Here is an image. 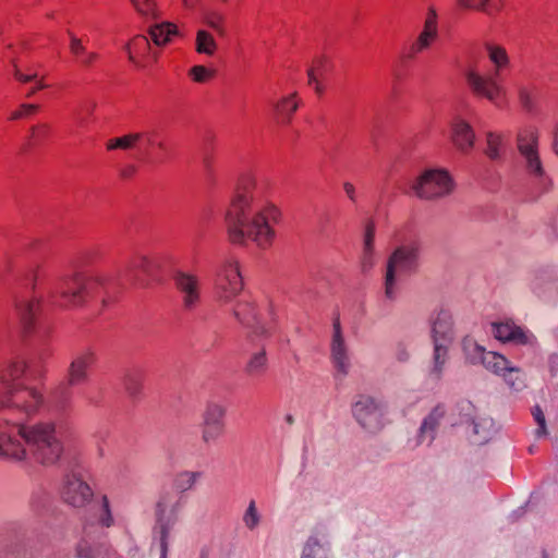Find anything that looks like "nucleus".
I'll use <instances>...</instances> for the list:
<instances>
[{"mask_svg": "<svg viewBox=\"0 0 558 558\" xmlns=\"http://www.w3.org/2000/svg\"><path fill=\"white\" fill-rule=\"evenodd\" d=\"M195 49L198 53L213 56L217 49V44L208 32L199 29L196 34Z\"/></svg>", "mask_w": 558, "mask_h": 558, "instance_id": "obj_39", "label": "nucleus"}, {"mask_svg": "<svg viewBox=\"0 0 558 558\" xmlns=\"http://www.w3.org/2000/svg\"><path fill=\"white\" fill-rule=\"evenodd\" d=\"M39 110V106L32 105V104H23L21 105L20 109L12 112L10 119L11 120H17L22 118L31 117L32 114H35Z\"/></svg>", "mask_w": 558, "mask_h": 558, "instance_id": "obj_54", "label": "nucleus"}, {"mask_svg": "<svg viewBox=\"0 0 558 558\" xmlns=\"http://www.w3.org/2000/svg\"><path fill=\"white\" fill-rule=\"evenodd\" d=\"M158 269V264L148 259L146 256H135L129 260L121 270V278L132 282L133 284L145 287L147 280L142 277L154 279Z\"/></svg>", "mask_w": 558, "mask_h": 558, "instance_id": "obj_17", "label": "nucleus"}, {"mask_svg": "<svg viewBox=\"0 0 558 558\" xmlns=\"http://www.w3.org/2000/svg\"><path fill=\"white\" fill-rule=\"evenodd\" d=\"M508 363L509 360L504 355L492 351H485L480 362V364H482L486 369L499 376H501L504 371L507 368Z\"/></svg>", "mask_w": 558, "mask_h": 558, "instance_id": "obj_36", "label": "nucleus"}, {"mask_svg": "<svg viewBox=\"0 0 558 558\" xmlns=\"http://www.w3.org/2000/svg\"><path fill=\"white\" fill-rule=\"evenodd\" d=\"M462 349L465 359L471 364H480L482 356L485 353V348L478 344L473 338L465 337L462 341Z\"/></svg>", "mask_w": 558, "mask_h": 558, "instance_id": "obj_37", "label": "nucleus"}, {"mask_svg": "<svg viewBox=\"0 0 558 558\" xmlns=\"http://www.w3.org/2000/svg\"><path fill=\"white\" fill-rule=\"evenodd\" d=\"M94 493L85 481L82 468L75 466L64 476L61 497L71 507L82 508L93 499Z\"/></svg>", "mask_w": 558, "mask_h": 558, "instance_id": "obj_12", "label": "nucleus"}, {"mask_svg": "<svg viewBox=\"0 0 558 558\" xmlns=\"http://www.w3.org/2000/svg\"><path fill=\"white\" fill-rule=\"evenodd\" d=\"M553 148H554V151L558 155V126L556 128L555 133H554Z\"/></svg>", "mask_w": 558, "mask_h": 558, "instance_id": "obj_64", "label": "nucleus"}, {"mask_svg": "<svg viewBox=\"0 0 558 558\" xmlns=\"http://www.w3.org/2000/svg\"><path fill=\"white\" fill-rule=\"evenodd\" d=\"M27 368L19 359L0 364V454L13 460L29 454L44 465H52L63 453L62 427L52 422L24 426L47 403L40 391L21 381Z\"/></svg>", "mask_w": 558, "mask_h": 558, "instance_id": "obj_1", "label": "nucleus"}, {"mask_svg": "<svg viewBox=\"0 0 558 558\" xmlns=\"http://www.w3.org/2000/svg\"><path fill=\"white\" fill-rule=\"evenodd\" d=\"M204 23L213 28L219 36L225 37L226 36V29L222 26V23L225 21V17L222 14L216 12V11H205L203 15Z\"/></svg>", "mask_w": 558, "mask_h": 558, "instance_id": "obj_43", "label": "nucleus"}, {"mask_svg": "<svg viewBox=\"0 0 558 558\" xmlns=\"http://www.w3.org/2000/svg\"><path fill=\"white\" fill-rule=\"evenodd\" d=\"M136 10L143 15L155 16V3L153 0H131Z\"/></svg>", "mask_w": 558, "mask_h": 558, "instance_id": "obj_57", "label": "nucleus"}, {"mask_svg": "<svg viewBox=\"0 0 558 558\" xmlns=\"http://www.w3.org/2000/svg\"><path fill=\"white\" fill-rule=\"evenodd\" d=\"M12 63H13V66H14V76H15V78H16V80H19V81H20V82H22V83H28V82H33V81H35V82H36L35 87L31 88V89L27 92V94H26V96H27V97L33 96V95L36 93V90H38V89H43V88H45V87H46V85H45L41 81H37V80H36V78H37V74H36V73H34V74H23V73L17 69L16 63H15V61H14V60H12Z\"/></svg>", "mask_w": 558, "mask_h": 558, "instance_id": "obj_46", "label": "nucleus"}, {"mask_svg": "<svg viewBox=\"0 0 558 558\" xmlns=\"http://www.w3.org/2000/svg\"><path fill=\"white\" fill-rule=\"evenodd\" d=\"M274 109L278 119L283 123H288L298 109V102H295L292 97H286L280 102L276 104Z\"/></svg>", "mask_w": 558, "mask_h": 558, "instance_id": "obj_41", "label": "nucleus"}, {"mask_svg": "<svg viewBox=\"0 0 558 558\" xmlns=\"http://www.w3.org/2000/svg\"><path fill=\"white\" fill-rule=\"evenodd\" d=\"M532 414H533L535 422L538 425V427L536 429V436L539 437V436L546 435V433H547L546 420H545L542 409L538 405L534 407L532 410Z\"/></svg>", "mask_w": 558, "mask_h": 558, "instance_id": "obj_55", "label": "nucleus"}, {"mask_svg": "<svg viewBox=\"0 0 558 558\" xmlns=\"http://www.w3.org/2000/svg\"><path fill=\"white\" fill-rule=\"evenodd\" d=\"M101 527H110L113 524V518L111 514L109 500L107 496L101 497L100 513L98 519Z\"/></svg>", "mask_w": 558, "mask_h": 558, "instance_id": "obj_50", "label": "nucleus"}, {"mask_svg": "<svg viewBox=\"0 0 558 558\" xmlns=\"http://www.w3.org/2000/svg\"><path fill=\"white\" fill-rule=\"evenodd\" d=\"M323 69H324L323 61L319 60V61H317V65L316 66L310 68L307 70L308 83L310 84H315V90H316L317 94H322L323 93V88L319 86V84L317 82V74H322L323 73Z\"/></svg>", "mask_w": 558, "mask_h": 558, "instance_id": "obj_56", "label": "nucleus"}, {"mask_svg": "<svg viewBox=\"0 0 558 558\" xmlns=\"http://www.w3.org/2000/svg\"><path fill=\"white\" fill-rule=\"evenodd\" d=\"M232 313L235 319L244 328L248 329L246 335L248 342H255L257 339H268L271 336V327L259 320L256 308L252 302L246 300L238 302Z\"/></svg>", "mask_w": 558, "mask_h": 558, "instance_id": "obj_13", "label": "nucleus"}, {"mask_svg": "<svg viewBox=\"0 0 558 558\" xmlns=\"http://www.w3.org/2000/svg\"><path fill=\"white\" fill-rule=\"evenodd\" d=\"M70 36V50L77 58V61L83 66H90L93 62L98 58L96 52H87L82 44V40L77 38L73 33L68 32Z\"/></svg>", "mask_w": 558, "mask_h": 558, "instance_id": "obj_33", "label": "nucleus"}, {"mask_svg": "<svg viewBox=\"0 0 558 558\" xmlns=\"http://www.w3.org/2000/svg\"><path fill=\"white\" fill-rule=\"evenodd\" d=\"M226 408L221 404L210 402L203 414L202 439L209 444L219 438L225 429Z\"/></svg>", "mask_w": 558, "mask_h": 558, "instance_id": "obj_18", "label": "nucleus"}, {"mask_svg": "<svg viewBox=\"0 0 558 558\" xmlns=\"http://www.w3.org/2000/svg\"><path fill=\"white\" fill-rule=\"evenodd\" d=\"M458 4L462 9H475L494 15L502 9L504 0H458Z\"/></svg>", "mask_w": 558, "mask_h": 558, "instance_id": "obj_31", "label": "nucleus"}, {"mask_svg": "<svg viewBox=\"0 0 558 558\" xmlns=\"http://www.w3.org/2000/svg\"><path fill=\"white\" fill-rule=\"evenodd\" d=\"M486 50L490 61L496 65L495 75L487 77L478 74L475 71H469L466 73V81L475 94L483 96L495 105L499 106L501 87L497 83V77L500 74V70L508 65L509 58L502 47L486 45Z\"/></svg>", "mask_w": 558, "mask_h": 558, "instance_id": "obj_8", "label": "nucleus"}, {"mask_svg": "<svg viewBox=\"0 0 558 558\" xmlns=\"http://www.w3.org/2000/svg\"><path fill=\"white\" fill-rule=\"evenodd\" d=\"M490 332L497 340L513 344H530L534 340L531 332L517 326L511 320L492 323Z\"/></svg>", "mask_w": 558, "mask_h": 558, "instance_id": "obj_20", "label": "nucleus"}, {"mask_svg": "<svg viewBox=\"0 0 558 558\" xmlns=\"http://www.w3.org/2000/svg\"><path fill=\"white\" fill-rule=\"evenodd\" d=\"M556 272V269L553 267L535 269L530 277V290L532 293L542 300L551 299L557 289Z\"/></svg>", "mask_w": 558, "mask_h": 558, "instance_id": "obj_21", "label": "nucleus"}, {"mask_svg": "<svg viewBox=\"0 0 558 558\" xmlns=\"http://www.w3.org/2000/svg\"><path fill=\"white\" fill-rule=\"evenodd\" d=\"M215 286L216 294L221 302L228 303L238 295L243 288L238 265L226 262L217 272Z\"/></svg>", "mask_w": 558, "mask_h": 558, "instance_id": "obj_16", "label": "nucleus"}, {"mask_svg": "<svg viewBox=\"0 0 558 558\" xmlns=\"http://www.w3.org/2000/svg\"><path fill=\"white\" fill-rule=\"evenodd\" d=\"M330 360L336 371V379L342 380L349 374L351 359L339 317H335L332 322Z\"/></svg>", "mask_w": 558, "mask_h": 558, "instance_id": "obj_14", "label": "nucleus"}, {"mask_svg": "<svg viewBox=\"0 0 558 558\" xmlns=\"http://www.w3.org/2000/svg\"><path fill=\"white\" fill-rule=\"evenodd\" d=\"M96 104L90 100H86L81 102L74 110L73 117L80 125H83L86 122V117L92 114Z\"/></svg>", "mask_w": 558, "mask_h": 558, "instance_id": "obj_48", "label": "nucleus"}, {"mask_svg": "<svg viewBox=\"0 0 558 558\" xmlns=\"http://www.w3.org/2000/svg\"><path fill=\"white\" fill-rule=\"evenodd\" d=\"M499 145L500 138L494 133L487 134V150L486 154L490 159H497L499 157Z\"/></svg>", "mask_w": 558, "mask_h": 558, "instance_id": "obj_53", "label": "nucleus"}, {"mask_svg": "<svg viewBox=\"0 0 558 558\" xmlns=\"http://www.w3.org/2000/svg\"><path fill=\"white\" fill-rule=\"evenodd\" d=\"M111 549L105 541V534L94 522L86 521L83 536L75 547L76 558H111Z\"/></svg>", "mask_w": 558, "mask_h": 558, "instance_id": "obj_11", "label": "nucleus"}, {"mask_svg": "<svg viewBox=\"0 0 558 558\" xmlns=\"http://www.w3.org/2000/svg\"><path fill=\"white\" fill-rule=\"evenodd\" d=\"M430 337L433 344L449 345L453 340V320L448 310L441 308L430 316Z\"/></svg>", "mask_w": 558, "mask_h": 558, "instance_id": "obj_22", "label": "nucleus"}, {"mask_svg": "<svg viewBox=\"0 0 558 558\" xmlns=\"http://www.w3.org/2000/svg\"><path fill=\"white\" fill-rule=\"evenodd\" d=\"M48 502H49V497H48L47 493L41 489L33 492L31 499H29L31 507L36 512L44 510L48 506Z\"/></svg>", "mask_w": 558, "mask_h": 558, "instance_id": "obj_51", "label": "nucleus"}, {"mask_svg": "<svg viewBox=\"0 0 558 558\" xmlns=\"http://www.w3.org/2000/svg\"><path fill=\"white\" fill-rule=\"evenodd\" d=\"M448 347L446 344H434L433 361L429 368V377L439 380L448 357Z\"/></svg>", "mask_w": 558, "mask_h": 558, "instance_id": "obj_32", "label": "nucleus"}, {"mask_svg": "<svg viewBox=\"0 0 558 558\" xmlns=\"http://www.w3.org/2000/svg\"><path fill=\"white\" fill-rule=\"evenodd\" d=\"M173 281L181 295L184 310L193 311L201 302L197 277L187 272L177 271L173 276Z\"/></svg>", "mask_w": 558, "mask_h": 558, "instance_id": "obj_19", "label": "nucleus"}, {"mask_svg": "<svg viewBox=\"0 0 558 558\" xmlns=\"http://www.w3.org/2000/svg\"><path fill=\"white\" fill-rule=\"evenodd\" d=\"M343 187H344V191H345L348 197L351 201L354 202L355 201V189H354V186L351 183L347 182V183H344Z\"/></svg>", "mask_w": 558, "mask_h": 558, "instance_id": "obj_62", "label": "nucleus"}, {"mask_svg": "<svg viewBox=\"0 0 558 558\" xmlns=\"http://www.w3.org/2000/svg\"><path fill=\"white\" fill-rule=\"evenodd\" d=\"M351 413L357 425L367 433H377L384 426L385 407L369 395H356L351 404Z\"/></svg>", "mask_w": 558, "mask_h": 558, "instance_id": "obj_9", "label": "nucleus"}, {"mask_svg": "<svg viewBox=\"0 0 558 558\" xmlns=\"http://www.w3.org/2000/svg\"><path fill=\"white\" fill-rule=\"evenodd\" d=\"M279 217V210L263 199V187L255 179L241 178L225 216L230 241L235 244L253 241L266 247L275 238L274 225Z\"/></svg>", "mask_w": 558, "mask_h": 558, "instance_id": "obj_2", "label": "nucleus"}, {"mask_svg": "<svg viewBox=\"0 0 558 558\" xmlns=\"http://www.w3.org/2000/svg\"><path fill=\"white\" fill-rule=\"evenodd\" d=\"M517 142L525 193L531 201H536L553 190L554 182L539 157L536 132L533 129H524L519 132Z\"/></svg>", "mask_w": 558, "mask_h": 558, "instance_id": "obj_3", "label": "nucleus"}, {"mask_svg": "<svg viewBox=\"0 0 558 558\" xmlns=\"http://www.w3.org/2000/svg\"><path fill=\"white\" fill-rule=\"evenodd\" d=\"M143 375L140 371H130L125 374L123 385L132 399H137L142 392Z\"/></svg>", "mask_w": 558, "mask_h": 558, "instance_id": "obj_38", "label": "nucleus"}, {"mask_svg": "<svg viewBox=\"0 0 558 558\" xmlns=\"http://www.w3.org/2000/svg\"><path fill=\"white\" fill-rule=\"evenodd\" d=\"M265 339H257L255 342H250L255 349L248 353L243 372L253 379L263 377L269 367V360L265 344Z\"/></svg>", "mask_w": 558, "mask_h": 558, "instance_id": "obj_23", "label": "nucleus"}, {"mask_svg": "<svg viewBox=\"0 0 558 558\" xmlns=\"http://www.w3.org/2000/svg\"><path fill=\"white\" fill-rule=\"evenodd\" d=\"M396 554V549L387 541L376 542L371 551L373 558H395Z\"/></svg>", "mask_w": 558, "mask_h": 558, "instance_id": "obj_47", "label": "nucleus"}, {"mask_svg": "<svg viewBox=\"0 0 558 558\" xmlns=\"http://www.w3.org/2000/svg\"><path fill=\"white\" fill-rule=\"evenodd\" d=\"M202 476L203 473L198 471H182L177 474L173 480V488L177 495H184L192 489Z\"/></svg>", "mask_w": 558, "mask_h": 558, "instance_id": "obj_34", "label": "nucleus"}, {"mask_svg": "<svg viewBox=\"0 0 558 558\" xmlns=\"http://www.w3.org/2000/svg\"><path fill=\"white\" fill-rule=\"evenodd\" d=\"M126 49H128V53H129V59L135 63V58L133 56L134 52L136 53H146L147 51L150 50V45H149V40L146 36H136L128 46H126Z\"/></svg>", "mask_w": 558, "mask_h": 558, "instance_id": "obj_44", "label": "nucleus"}, {"mask_svg": "<svg viewBox=\"0 0 558 558\" xmlns=\"http://www.w3.org/2000/svg\"><path fill=\"white\" fill-rule=\"evenodd\" d=\"M374 238L375 226L373 222H368L364 233L363 256L361 262V267L364 272H367L374 266Z\"/></svg>", "mask_w": 558, "mask_h": 558, "instance_id": "obj_30", "label": "nucleus"}, {"mask_svg": "<svg viewBox=\"0 0 558 558\" xmlns=\"http://www.w3.org/2000/svg\"><path fill=\"white\" fill-rule=\"evenodd\" d=\"M185 504V495H177L170 490H162L159 495L155 508L156 525L154 531L159 538L160 558H167L170 532Z\"/></svg>", "mask_w": 558, "mask_h": 558, "instance_id": "obj_7", "label": "nucleus"}, {"mask_svg": "<svg viewBox=\"0 0 558 558\" xmlns=\"http://www.w3.org/2000/svg\"><path fill=\"white\" fill-rule=\"evenodd\" d=\"M444 414L445 411L440 407H436L424 417L417 434V441L420 444L426 441L427 445H432Z\"/></svg>", "mask_w": 558, "mask_h": 558, "instance_id": "obj_27", "label": "nucleus"}, {"mask_svg": "<svg viewBox=\"0 0 558 558\" xmlns=\"http://www.w3.org/2000/svg\"><path fill=\"white\" fill-rule=\"evenodd\" d=\"M16 311L20 315L24 331L36 335L41 341L49 333L50 327L41 324L37 315L43 306V300L37 298L16 301Z\"/></svg>", "mask_w": 558, "mask_h": 558, "instance_id": "obj_15", "label": "nucleus"}, {"mask_svg": "<svg viewBox=\"0 0 558 558\" xmlns=\"http://www.w3.org/2000/svg\"><path fill=\"white\" fill-rule=\"evenodd\" d=\"M453 187L447 171L426 170L413 184L412 190L420 198L434 199L448 195Z\"/></svg>", "mask_w": 558, "mask_h": 558, "instance_id": "obj_10", "label": "nucleus"}, {"mask_svg": "<svg viewBox=\"0 0 558 558\" xmlns=\"http://www.w3.org/2000/svg\"><path fill=\"white\" fill-rule=\"evenodd\" d=\"M102 287L98 279L86 276L83 272L74 271L47 284L46 294L49 301L63 306H77L96 290Z\"/></svg>", "mask_w": 558, "mask_h": 558, "instance_id": "obj_4", "label": "nucleus"}, {"mask_svg": "<svg viewBox=\"0 0 558 558\" xmlns=\"http://www.w3.org/2000/svg\"><path fill=\"white\" fill-rule=\"evenodd\" d=\"M149 35L156 46H165L173 36L179 35V32L174 24L161 22L149 26Z\"/></svg>", "mask_w": 558, "mask_h": 558, "instance_id": "obj_29", "label": "nucleus"}, {"mask_svg": "<svg viewBox=\"0 0 558 558\" xmlns=\"http://www.w3.org/2000/svg\"><path fill=\"white\" fill-rule=\"evenodd\" d=\"M505 383L514 391H521L526 387L525 373L509 361L507 368L501 374Z\"/></svg>", "mask_w": 558, "mask_h": 558, "instance_id": "obj_35", "label": "nucleus"}, {"mask_svg": "<svg viewBox=\"0 0 558 558\" xmlns=\"http://www.w3.org/2000/svg\"><path fill=\"white\" fill-rule=\"evenodd\" d=\"M49 134V126L47 124H40L32 128V135L28 143L22 147V151H25L29 146L37 145L44 141Z\"/></svg>", "mask_w": 558, "mask_h": 558, "instance_id": "obj_49", "label": "nucleus"}, {"mask_svg": "<svg viewBox=\"0 0 558 558\" xmlns=\"http://www.w3.org/2000/svg\"><path fill=\"white\" fill-rule=\"evenodd\" d=\"M454 411L459 416V421L457 424L468 425L471 421H473L476 416V409L473 403L469 400H461L456 404Z\"/></svg>", "mask_w": 558, "mask_h": 558, "instance_id": "obj_40", "label": "nucleus"}, {"mask_svg": "<svg viewBox=\"0 0 558 558\" xmlns=\"http://www.w3.org/2000/svg\"><path fill=\"white\" fill-rule=\"evenodd\" d=\"M191 77L197 83H204L214 76V71L204 65H195L190 70Z\"/></svg>", "mask_w": 558, "mask_h": 558, "instance_id": "obj_52", "label": "nucleus"}, {"mask_svg": "<svg viewBox=\"0 0 558 558\" xmlns=\"http://www.w3.org/2000/svg\"><path fill=\"white\" fill-rule=\"evenodd\" d=\"M136 171V168L135 166H126L124 167L123 169H121L120 171V174L123 177V178H130L132 177Z\"/></svg>", "mask_w": 558, "mask_h": 558, "instance_id": "obj_63", "label": "nucleus"}, {"mask_svg": "<svg viewBox=\"0 0 558 558\" xmlns=\"http://www.w3.org/2000/svg\"><path fill=\"white\" fill-rule=\"evenodd\" d=\"M142 138H143L142 133H131V134H128V135H124L121 137H116V138L110 140L107 143V148L110 150L116 149V148L131 149Z\"/></svg>", "mask_w": 558, "mask_h": 558, "instance_id": "obj_42", "label": "nucleus"}, {"mask_svg": "<svg viewBox=\"0 0 558 558\" xmlns=\"http://www.w3.org/2000/svg\"><path fill=\"white\" fill-rule=\"evenodd\" d=\"M300 558H333L327 536L318 532L308 535L301 546Z\"/></svg>", "mask_w": 558, "mask_h": 558, "instance_id": "obj_24", "label": "nucleus"}, {"mask_svg": "<svg viewBox=\"0 0 558 558\" xmlns=\"http://www.w3.org/2000/svg\"><path fill=\"white\" fill-rule=\"evenodd\" d=\"M396 359L401 363H405L410 359V353L404 343L399 342L396 347Z\"/></svg>", "mask_w": 558, "mask_h": 558, "instance_id": "obj_58", "label": "nucleus"}, {"mask_svg": "<svg viewBox=\"0 0 558 558\" xmlns=\"http://www.w3.org/2000/svg\"><path fill=\"white\" fill-rule=\"evenodd\" d=\"M95 362L94 353L90 351L77 353L69 366L68 383H60L49 393L47 407L59 420L68 417L72 411L71 386L87 380V369Z\"/></svg>", "mask_w": 558, "mask_h": 558, "instance_id": "obj_5", "label": "nucleus"}, {"mask_svg": "<svg viewBox=\"0 0 558 558\" xmlns=\"http://www.w3.org/2000/svg\"><path fill=\"white\" fill-rule=\"evenodd\" d=\"M451 137L459 149L466 151L473 147L475 135L468 122L456 119L452 123Z\"/></svg>", "mask_w": 558, "mask_h": 558, "instance_id": "obj_28", "label": "nucleus"}, {"mask_svg": "<svg viewBox=\"0 0 558 558\" xmlns=\"http://www.w3.org/2000/svg\"><path fill=\"white\" fill-rule=\"evenodd\" d=\"M136 158L142 161H146L149 159V150L146 146H140L137 150Z\"/></svg>", "mask_w": 558, "mask_h": 558, "instance_id": "obj_60", "label": "nucleus"}, {"mask_svg": "<svg viewBox=\"0 0 558 558\" xmlns=\"http://www.w3.org/2000/svg\"><path fill=\"white\" fill-rule=\"evenodd\" d=\"M202 165L207 177H210L213 173V158L208 153H204L202 158Z\"/></svg>", "mask_w": 558, "mask_h": 558, "instance_id": "obj_59", "label": "nucleus"}, {"mask_svg": "<svg viewBox=\"0 0 558 558\" xmlns=\"http://www.w3.org/2000/svg\"><path fill=\"white\" fill-rule=\"evenodd\" d=\"M260 522V514L257 511L255 500H251L244 514H243V523L244 525L253 531L257 527Z\"/></svg>", "mask_w": 558, "mask_h": 558, "instance_id": "obj_45", "label": "nucleus"}, {"mask_svg": "<svg viewBox=\"0 0 558 558\" xmlns=\"http://www.w3.org/2000/svg\"><path fill=\"white\" fill-rule=\"evenodd\" d=\"M520 99L523 105V107L527 110L531 109V99L526 90L521 89L520 90Z\"/></svg>", "mask_w": 558, "mask_h": 558, "instance_id": "obj_61", "label": "nucleus"}, {"mask_svg": "<svg viewBox=\"0 0 558 558\" xmlns=\"http://www.w3.org/2000/svg\"><path fill=\"white\" fill-rule=\"evenodd\" d=\"M466 426L471 427L470 441L477 446L488 442L496 433L494 420L486 415H477Z\"/></svg>", "mask_w": 558, "mask_h": 558, "instance_id": "obj_26", "label": "nucleus"}, {"mask_svg": "<svg viewBox=\"0 0 558 558\" xmlns=\"http://www.w3.org/2000/svg\"><path fill=\"white\" fill-rule=\"evenodd\" d=\"M420 268V245L409 242L398 245L390 254L384 277L385 298L397 299V283L402 278L415 274Z\"/></svg>", "mask_w": 558, "mask_h": 558, "instance_id": "obj_6", "label": "nucleus"}, {"mask_svg": "<svg viewBox=\"0 0 558 558\" xmlns=\"http://www.w3.org/2000/svg\"><path fill=\"white\" fill-rule=\"evenodd\" d=\"M438 37L437 13L434 8H429L424 21V26L415 43L411 47V52L417 53L428 49L433 41Z\"/></svg>", "mask_w": 558, "mask_h": 558, "instance_id": "obj_25", "label": "nucleus"}]
</instances>
